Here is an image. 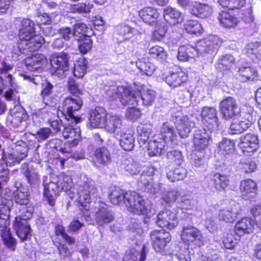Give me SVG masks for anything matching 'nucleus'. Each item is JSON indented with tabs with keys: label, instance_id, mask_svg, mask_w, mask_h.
<instances>
[{
	"label": "nucleus",
	"instance_id": "nucleus-1",
	"mask_svg": "<svg viewBox=\"0 0 261 261\" xmlns=\"http://www.w3.org/2000/svg\"><path fill=\"white\" fill-rule=\"evenodd\" d=\"M57 181L60 190L64 191L69 197L73 199L77 196L79 203L82 207L81 211L84 215L86 221L89 224H93L88 211L90 208L91 197L96 192L94 181L85 174H81L76 181L75 188L71 177L64 173H61L58 177Z\"/></svg>",
	"mask_w": 261,
	"mask_h": 261
},
{
	"label": "nucleus",
	"instance_id": "nucleus-2",
	"mask_svg": "<svg viewBox=\"0 0 261 261\" xmlns=\"http://www.w3.org/2000/svg\"><path fill=\"white\" fill-rule=\"evenodd\" d=\"M221 43V41L218 36L210 35L207 38L199 41L196 47L189 44L180 46L178 50L177 59L181 61H186L199 54L206 53L212 55Z\"/></svg>",
	"mask_w": 261,
	"mask_h": 261
},
{
	"label": "nucleus",
	"instance_id": "nucleus-3",
	"mask_svg": "<svg viewBox=\"0 0 261 261\" xmlns=\"http://www.w3.org/2000/svg\"><path fill=\"white\" fill-rule=\"evenodd\" d=\"M18 48L22 53L28 51L38 50L44 42V38L40 35L35 34L34 23L29 19H23L19 33Z\"/></svg>",
	"mask_w": 261,
	"mask_h": 261
},
{
	"label": "nucleus",
	"instance_id": "nucleus-4",
	"mask_svg": "<svg viewBox=\"0 0 261 261\" xmlns=\"http://www.w3.org/2000/svg\"><path fill=\"white\" fill-rule=\"evenodd\" d=\"M161 138L151 140L148 143V151L150 156H157L164 153L169 147H172L177 135L173 127L169 122L164 123L161 127Z\"/></svg>",
	"mask_w": 261,
	"mask_h": 261
},
{
	"label": "nucleus",
	"instance_id": "nucleus-5",
	"mask_svg": "<svg viewBox=\"0 0 261 261\" xmlns=\"http://www.w3.org/2000/svg\"><path fill=\"white\" fill-rule=\"evenodd\" d=\"M116 97L120 99L121 103L127 106L126 117L132 120L138 119L141 116L140 108L139 104L140 97H137L136 94L131 91L130 88L124 87H118L116 90Z\"/></svg>",
	"mask_w": 261,
	"mask_h": 261
},
{
	"label": "nucleus",
	"instance_id": "nucleus-6",
	"mask_svg": "<svg viewBox=\"0 0 261 261\" xmlns=\"http://www.w3.org/2000/svg\"><path fill=\"white\" fill-rule=\"evenodd\" d=\"M125 205L127 210L135 214L145 215L147 218L144 223H149V219L154 214L155 211L146 205L143 198L135 191L125 193Z\"/></svg>",
	"mask_w": 261,
	"mask_h": 261
},
{
	"label": "nucleus",
	"instance_id": "nucleus-7",
	"mask_svg": "<svg viewBox=\"0 0 261 261\" xmlns=\"http://www.w3.org/2000/svg\"><path fill=\"white\" fill-rule=\"evenodd\" d=\"M254 221L250 217H244L238 220L236 223L234 231L239 236L253 232L255 225L261 228V204H257L251 210Z\"/></svg>",
	"mask_w": 261,
	"mask_h": 261
},
{
	"label": "nucleus",
	"instance_id": "nucleus-8",
	"mask_svg": "<svg viewBox=\"0 0 261 261\" xmlns=\"http://www.w3.org/2000/svg\"><path fill=\"white\" fill-rule=\"evenodd\" d=\"M33 212V206H23L20 210L21 214L15 217L13 227L22 241L27 240L30 236L31 227L27 220L32 217Z\"/></svg>",
	"mask_w": 261,
	"mask_h": 261
},
{
	"label": "nucleus",
	"instance_id": "nucleus-9",
	"mask_svg": "<svg viewBox=\"0 0 261 261\" xmlns=\"http://www.w3.org/2000/svg\"><path fill=\"white\" fill-rule=\"evenodd\" d=\"M181 239L185 244L194 247H200L203 244V237L201 231L192 225L183 227Z\"/></svg>",
	"mask_w": 261,
	"mask_h": 261
},
{
	"label": "nucleus",
	"instance_id": "nucleus-10",
	"mask_svg": "<svg viewBox=\"0 0 261 261\" xmlns=\"http://www.w3.org/2000/svg\"><path fill=\"white\" fill-rule=\"evenodd\" d=\"M83 105V100L79 96L73 95L65 99L63 103V109L67 115L65 119L69 122L75 121V123L81 121V118L75 116L73 112L79 111Z\"/></svg>",
	"mask_w": 261,
	"mask_h": 261
},
{
	"label": "nucleus",
	"instance_id": "nucleus-11",
	"mask_svg": "<svg viewBox=\"0 0 261 261\" xmlns=\"http://www.w3.org/2000/svg\"><path fill=\"white\" fill-rule=\"evenodd\" d=\"M150 236L153 249L159 252L163 251L171 240L170 233L163 229H154Z\"/></svg>",
	"mask_w": 261,
	"mask_h": 261
},
{
	"label": "nucleus",
	"instance_id": "nucleus-12",
	"mask_svg": "<svg viewBox=\"0 0 261 261\" xmlns=\"http://www.w3.org/2000/svg\"><path fill=\"white\" fill-rule=\"evenodd\" d=\"M50 64L53 73L63 78L69 68L67 55L64 53L55 54L51 57Z\"/></svg>",
	"mask_w": 261,
	"mask_h": 261
},
{
	"label": "nucleus",
	"instance_id": "nucleus-13",
	"mask_svg": "<svg viewBox=\"0 0 261 261\" xmlns=\"http://www.w3.org/2000/svg\"><path fill=\"white\" fill-rule=\"evenodd\" d=\"M174 117V123L179 136L182 138H187L195 125L193 117H188L181 113H178Z\"/></svg>",
	"mask_w": 261,
	"mask_h": 261
},
{
	"label": "nucleus",
	"instance_id": "nucleus-14",
	"mask_svg": "<svg viewBox=\"0 0 261 261\" xmlns=\"http://www.w3.org/2000/svg\"><path fill=\"white\" fill-rule=\"evenodd\" d=\"M94 219L98 226L111 223L114 219L112 212L109 210L107 204L101 202L95 203L94 211Z\"/></svg>",
	"mask_w": 261,
	"mask_h": 261
},
{
	"label": "nucleus",
	"instance_id": "nucleus-15",
	"mask_svg": "<svg viewBox=\"0 0 261 261\" xmlns=\"http://www.w3.org/2000/svg\"><path fill=\"white\" fill-rule=\"evenodd\" d=\"M220 109L222 116L226 120L239 116V109L236 100L232 97H227L220 103Z\"/></svg>",
	"mask_w": 261,
	"mask_h": 261
},
{
	"label": "nucleus",
	"instance_id": "nucleus-16",
	"mask_svg": "<svg viewBox=\"0 0 261 261\" xmlns=\"http://www.w3.org/2000/svg\"><path fill=\"white\" fill-rule=\"evenodd\" d=\"M156 224L160 227L169 229L174 228L178 224L176 214L170 210L161 211L156 217Z\"/></svg>",
	"mask_w": 261,
	"mask_h": 261
},
{
	"label": "nucleus",
	"instance_id": "nucleus-17",
	"mask_svg": "<svg viewBox=\"0 0 261 261\" xmlns=\"http://www.w3.org/2000/svg\"><path fill=\"white\" fill-rule=\"evenodd\" d=\"M239 146L244 153L254 152L259 147L258 137L255 134L251 133L242 135L240 137Z\"/></svg>",
	"mask_w": 261,
	"mask_h": 261
},
{
	"label": "nucleus",
	"instance_id": "nucleus-18",
	"mask_svg": "<svg viewBox=\"0 0 261 261\" xmlns=\"http://www.w3.org/2000/svg\"><path fill=\"white\" fill-rule=\"evenodd\" d=\"M28 118V115L20 106H15L10 111V114L7 118L8 124L14 128L21 126L23 122Z\"/></svg>",
	"mask_w": 261,
	"mask_h": 261
},
{
	"label": "nucleus",
	"instance_id": "nucleus-19",
	"mask_svg": "<svg viewBox=\"0 0 261 261\" xmlns=\"http://www.w3.org/2000/svg\"><path fill=\"white\" fill-rule=\"evenodd\" d=\"M217 114V111L214 108L205 107L202 109V121L210 130H212L219 127Z\"/></svg>",
	"mask_w": 261,
	"mask_h": 261
},
{
	"label": "nucleus",
	"instance_id": "nucleus-20",
	"mask_svg": "<svg viewBox=\"0 0 261 261\" xmlns=\"http://www.w3.org/2000/svg\"><path fill=\"white\" fill-rule=\"evenodd\" d=\"M211 130L205 128L196 130L194 135L193 142L195 150L201 151L208 145L211 139Z\"/></svg>",
	"mask_w": 261,
	"mask_h": 261
},
{
	"label": "nucleus",
	"instance_id": "nucleus-21",
	"mask_svg": "<svg viewBox=\"0 0 261 261\" xmlns=\"http://www.w3.org/2000/svg\"><path fill=\"white\" fill-rule=\"evenodd\" d=\"M89 125L91 128H103L108 116L106 110L102 107H96L89 113Z\"/></svg>",
	"mask_w": 261,
	"mask_h": 261
},
{
	"label": "nucleus",
	"instance_id": "nucleus-22",
	"mask_svg": "<svg viewBox=\"0 0 261 261\" xmlns=\"http://www.w3.org/2000/svg\"><path fill=\"white\" fill-rule=\"evenodd\" d=\"M103 128L109 133L118 136L124 129L122 118L117 115L109 114Z\"/></svg>",
	"mask_w": 261,
	"mask_h": 261
},
{
	"label": "nucleus",
	"instance_id": "nucleus-23",
	"mask_svg": "<svg viewBox=\"0 0 261 261\" xmlns=\"http://www.w3.org/2000/svg\"><path fill=\"white\" fill-rule=\"evenodd\" d=\"M125 88H130L132 92L136 94L137 97H140L139 98H138V105L140 106H149L152 105L156 97L154 91L149 89L144 86L141 87L137 91L133 90L130 87H125Z\"/></svg>",
	"mask_w": 261,
	"mask_h": 261
},
{
	"label": "nucleus",
	"instance_id": "nucleus-24",
	"mask_svg": "<svg viewBox=\"0 0 261 261\" xmlns=\"http://www.w3.org/2000/svg\"><path fill=\"white\" fill-rule=\"evenodd\" d=\"M9 218H0V232L4 243L10 248L14 249L16 240L10 233Z\"/></svg>",
	"mask_w": 261,
	"mask_h": 261
},
{
	"label": "nucleus",
	"instance_id": "nucleus-25",
	"mask_svg": "<svg viewBox=\"0 0 261 261\" xmlns=\"http://www.w3.org/2000/svg\"><path fill=\"white\" fill-rule=\"evenodd\" d=\"M188 9L192 14L201 18H208L213 11L211 6L196 1H192L191 5Z\"/></svg>",
	"mask_w": 261,
	"mask_h": 261
},
{
	"label": "nucleus",
	"instance_id": "nucleus-26",
	"mask_svg": "<svg viewBox=\"0 0 261 261\" xmlns=\"http://www.w3.org/2000/svg\"><path fill=\"white\" fill-rule=\"evenodd\" d=\"M27 148L17 147L5 156L4 160L6 165L11 167L19 164L27 156Z\"/></svg>",
	"mask_w": 261,
	"mask_h": 261
},
{
	"label": "nucleus",
	"instance_id": "nucleus-27",
	"mask_svg": "<svg viewBox=\"0 0 261 261\" xmlns=\"http://www.w3.org/2000/svg\"><path fill=\"white\" fill-rule=\"evenodd\" d=\"M163 17L165 20L170 25L180 23L184 20V15L175 8L167 7L164 9Z\"/></svg>",
	"mask_w": 261,
	"mask_h": 261
},
{
	"label": "nucleus",
	"instance_id": "nucleus-28",
	"mask_svg": "<svg viewBox=\"0 0 261 261\" xmlns=\"http://www.w3.org/2000/svg\"><path fill=\"white\" fill-rule=\"evenodd\" d=\"M238 72L239 78L242 82L256 81L258 79V74L256 70L248 63H245L238 67Z\"/></svg>",
	"mask_w": 261,
	"mask_h": 261
},
{
	"label": "nucleus",
	"instance_id": "nucleus-29",
	"mask_svg": "<svg viewBox=\"0 0 261 261\" xmlns=\"http://www.w3.org/2000/svg\"><path fill=\"white\" fill-rule=\"evenodd\" d=\"M45 57L40 54H35L25 58V64L28 68L32 71H41L43 65L46 63Z\"/></svg>",
	"mask_w": 261,
	"mask_h": 261
},
{
	"label": "nucleus",
	"instance_id": "nucleus-30",
	"mask_svg": "<svg viewBox=\"0 0 261 261\" xmlns=\"http://www.w3.org/2000/svg\"><path fill=\"white\" fill-rule=\"evenodd\" d=\"M237 207L236 204L221 207L218 214L219 219L225 222H232L239 214Z\"/></svg>",
	"mask_w": 261,
	"mask_h": 261
},
{
	"label": "nucleus",
	"instance_id": "nucleus-31",
	"mask_svg": "<svg viewBox=\"0 0 261 261\" xmlns=\"http://www.w3.org/2000/svg\"><path fill=\"white\" fill-rule=\"evenodd\" d=\"M142 20L149 25L158 24L160 14L156 9L152 7H145L139 11Z\"/></svg>",
	"mask_w": 261,
	"mask_h": 261
},
{
	"label": "nucleus",
	"instance_id": "nucleus-32",
	"mask_svg": "<svg viewBox=\"0 0 261 261\" xmlns=\"http://www.w3.org/2000/svg\"><path fill=\"white\" fill-rule=\"evenodd\" d=\"M44 195L46 198L49 205L53 206L55 203L56 198L60 190L58 182L50 181L48 184H44Z\"/></svg>",
	"mask_w": 261,
	"mask_h": 261
},
{
	"label": "nucleus",
	"instance_id": "nucleus-33",
	"mask_svg": "<svg viewBox=\"0 0 261 261\" xmlns=\"http://www.w3.org/2000/svg\"><path fill=\"white\" fill-rule=\"evenodd\" d=\"M187 75L182 71L170 73L165 77V82L170 87L176 88L187 81Z\"/></svg>",
	"mask_w": 261,
	"mask_h": 261
},
{
	"label": "nucleus",
	"instance_id": "nucleus-34",
	"mask_svg": "<svg viewBox=\"0 0 261 261\" xmlns=\"http://www.w3.org/2000/svg\"><path fill=\"white\" fill-rule=\"evenodd\" d=\"M136 32L135 29L125 23L117 25L116 29V34L118 36L117 39L119 42L129 40Z\"/></svg>",
	"mask_w": 261,
	"mask_h": 261
},
{
	"label": "nucleus",
	"instance_id": "nucleus-35",
	"mask_svg": "<svg viewBox=\"0 0 261 261\" xmlns=\"http://www.w3.org/2000/svg\"><path fill=\"white\" fill-rule=\"evenodd\" d=\"M14 201L19 204V214H21L20 210L23 206H32L29 204V195L27 189L22 186L17 188V189L14 191Z\"/></svg>",
	"mask_w": 261,
	"mask_h": 261
},
{
	"label": "nucleus",
	"instance_id": "nucleus-36",
	"mask_svg": "<svg viewBox=\"0 0 261 261\" xmlns=\"http://www.w3.org/2000/svg\"><path fill=\"white\" fill-rule=\"evenodd\" d=\"M21 171L30 185H36L39 182L40 176L38 174L36 169H35L33 166L23 164L22 165Z\"/></svg>",
	"mask_w": 261,
	"mask_h": 261
},
{
	"label": "nucleus",
	"instance_id": "nucleus-37",
	"mask_svg": "<svg viewBox=\"0 0 261 261\" xmlns=\"http://www.w3.org/2000/svg\"><path fill=\"white\" fill-rule=\"evenodd\" d=\"M256 190V184L251 179H248L241 182L240 191L244 199H248L253 197Z\"/></svg>",
	"mask_w": 261,
	"mask_h": 261
},
{
	"label": "nucleus",
	"instance_id": "nucleus-38",
	"mask_svg": "<svg viewBox=\"0 0 261 261\" xmlns=\"http://www.w3.org/2000/svg\"><path fill=\"white\" fill-rule=\"evenodd\" d=\"M121 167L130 175L138 174L142 169L141 164L132 157L123 159Z\"/></svg>",
	"mask_w": 261,
	"mask_h": 261
},
{
	"label": "nucleus",
	"instance_id": "nucleus-39",
	"mask_svg": "<svg viewBox=\"0 0 261 261\" xmlns=\"http://www.w3.org/2000/svg\"><path fill=\"white\" fill-rule=\"evenodd\" d=\"M111 161V155L109 150L105 147L99 148L95 152L94 163L97 167L106 166Z\"/></svg>",
	"mask_w": 261,
	"mask_h": 261
},
{
	"label": "nucleus",
	"instance_id": "nucleus-40",
	"mask_svg": "<svg viewBox=\"0 0 261 261\" xmlns=\"http://www.w3.org/2000/svg\"><path fill=\"white\" fill-rule=\"evenodd\" d=\"M218 19L220 23L224 27L228 28L235 27L239 22V19L237 17L226 11H222L220 12Z\"/></svg>",
	"mask_w": 261,
	"mask_h": 261
},
{
	"label": "nucleus",
	"instance_id": "nucleus-41",
	"mask_svg": "<svg viewBox=\"0 0 261 261\" xmlns=\"http://www.w3.org/2000/svg\"><path fill=\"white\" fill-rule=\"evenodd\" d=\"M234 144L233 140L223 138L218 144V153L222 156L226 157L233 152Z\"/></svg>",
	"mask_w": 261,
	"mask_h": 261
},
{
	"label": "nucleus",
	"instance_id": "nucleus-42",
	"mask_svg": "<svg viewBox=\"0 0 261 261\" xmlns=\"http://www.w3.org/2000/svg\"><path fill=\"white\" fill-rule=\"evenodd\" d=\"M152 126L151 123L141 124L137 127L138 140L140 144H145L151 133Z\"/></svg>",
	"mask_w": 261,
	"mask_h": 261
},
{
	"label": "nucleus",
	"instance_id": "nucleus-43",
	"mask_svg": "<svg viewBox=\"0 0 261 261\" xmlns=\"http://www.w3.org/2000/svg\"><path fill=\"white\" fill-rule=\"evenodd\" d=\"M50 107L46 103L44 107L34 110L32 117L34 122L40 123L46 119H48L52 114Z\"/></svg>",
	"mask_w": 261,
	"mask_h": 261
},
{
	"label": "nucleus",
	"instance_id": "nucleus-44",
	"mask_svg": "<svg viewBox=\"0 0 261 261\" xmlns=\"http://www.w3.org/2000/svg\"><path fill=\"white\" fill-rule=\"evenodd\" d=\"M243 53L252 60L254 57L261 58V44L258 42H250L243 49Z\"/></svg>",
	"mask_w": 261,
	"mask_h": 261
},
{
	"label": "nucleus",
	"instance_id": "nucleus-45",
	"mask_svg": "<svg viewBox=\"0 0 261 261\" xmlns=\"http://www.w3.org/2000/svg\"><path fill=\"white\" fill-rule=\"evenodd\" d=\"M239 116L251 125L255 120V112L253 107L248 105H243L239 109Z\"/></svg>",
	"mask_w": 261,
	"mask_h": 261
},
{
	"label": "nucleus",
	"instance_id": "nucleus-46",
	"mask_svg": "<svg viewBox=\"0 0 261 261\" xmlns=\"http://www.w3.org/2000/svg\"><path fill=\"white\" fill-rule=\"evenodd\" d=\"M120 145L126 151L132 150L135 145V138L132 133L125 132L120 134Z\"/></svg>",
	"mask_w": 261,
	"mask_h": 261
},
{
	"label": "nucleus",
	"instance_id": "nucleus-47",
	"mask_svg": "<svg viewBox=\"0 0 261 261\" xmlns=\"http://www.w3.org/2000/svg\"><path fill=\"white\" fill-rule=\"evenodd\" d=\"M146 258V250L143 246L141 253L135 250L126 251L123 257V261H145Z\"/></svg>",
	"mask_w": 261,
	"mask_h": 261
},
{
	"label": "nucleus",
	"instance_id": "nucleus-48",
	"mask_svg": "<svg viewBox=\"0 0 261 261\" xmlns=\"http://www.w3.org/2000/svg\"><path fill=\"white\" fill-rule=\"evenodd\" d=\"M251 126L244 119L239 117V120L233 121L230 126L229 133L232 134H241L248 128Z\"/></svg>",
	"mask_w": 261,
	"mask_h": 261
},
{
	"label": "nucleus",
	"instance_id": "nucleus-49",
	"mask_svg": "<svg viewBox=\"0 0 261 261\" xmlns=\"http://www.w3.org/2000/svg\"><path fill=\"white\" fill-rule=\"evenodd\" d=\"M148 54L150 57L163 62L167 58V54L164 48L159 45H155L149 48Z\"/></svg>",
	"mask_w": 261,
	"mask_h": 261
},
{
	"label": "nucleus",
	"instance_id": "nucleus-50",
	"mask_svg": "<svg viewBox=\"0 0 261 261\" xmlns=\"http://www.w3.org/2000/svg\"><path fill=\"white\" fill-rule=\"evenodd\" d=\"M195 205V200L190 195H184L181 193L177 206L181 209L192 210Z\"/></svg>",
	"mask_w": 261,
	"mask_h": 261
},
{
	"label": "nucleus",
	"instance_id": "nucleus-51",
	"mask_svg": "<svg viewBox=\"0 0 261 261\" xmlns=\"http://www.w3.org/2000/svg\"><path fill=\"white\" fill-rule=\"evenodd\" d=\"M184 28L188 33L196 35H200L203 32L201 24L197 20H190L186 21L184 24Z\"/></svg>",
	"mask_w": 261,
	"mask_h": 261
},
{
	"label": "nucleus",
	"instance_id": "nucleus-52",
	"mask_svg": "<svg viewBox=\"0 0 261 261\" xmlns=\"http://www.w3.org/2000/svg\"><path fill=\"white\" fill-rule=\"evenodd\" d=\"M181 196V192L176 190H172L163 194V200L167 204L171 205L174 203L176 205Z\"/></svg>",
	"mask_w": 261,
	"mask_h": 261
},
{
	"label": "nucleus",
	"instance_id": "nucleus-53",
	"mask_svg": "<svg viewBox=\"0 0 261 261\" xmlns=\"http://www.w3.org/2000/svg\"><path fill=\"white\" fill-rule=\"evenodd\" d=\"M136 65L141 73L147 76L151 75L156 69L154 65L150 62H146L139 60L136 62Z\"/></svg>",
	"mask_w": 261,
	"mask_h": 261
},
{
	"label": "nucleus",
	"instance_id": "nucleus-54",
	"mask_svg": "<svg viewBox=\"0 0 261 261\" xmlns=\"http://www.w3.org/2000/svg\"><path fill=\"white\" fill-rule=\"evenodd\" d=\"M73 32L75 36L77 34L81 35L80 36L81 39L82 37L85 38L87 37H90L92 34L91 28H88L86 24L82 22H78L74 24Z\"/></svg>",
	"mask_w": 261,
	"mask_h": 261
},
{
	"label": "nucleus",
	"instance_id": "nucleus-55",
	"mask_svg": "<svg viewBox=\"0 0 261 261\" xmlns=\"http://www.w3.org/2000/svg\"><path fill=\"white\" fill-rule=\"evenodd\" d=\"M87 63V61L83 57L75 62L73 74L75 77L82 78L84 76L86 72Z\"/></svg>",
	"mask_w": 261,
	"mask_h": 261
},
{
	"label": "nucleus",
	"instance_id": "nucleus-56",
	"mask_svg": "<svg viewBox=\"0 0 261 261\" xmlns=\"http://www.w3.org/2000/svg\"><path fill=\"white\" fill-rule=\"evenodd\" d=\"M216 189L218 190H225L229 184L228 177L225 175L215 173L213 177Z\"/></svg>",
	"mask_w": 261,
	"mask_h": 261
},
{
	"label": "nucleus",
	"instance_id": "nucleus-57",
	"mask_svg": "<svg viewBox=\"0 0 261 261\" xmlns=\"http://www.w3.org/2000/svg\"><path fill=\"white\" fill-rule=\"evenodd\" d=\"M187 174L186 170L181 167L176 168L174 171L167 173L168 179L172 182L183 179Z\"/></svg>",
	"mask_w": 261,
	"mask_h": 261
},
{
	"label": "nucleus",
	"instance_id": "nucleus-58",
	"mask_svg": "<svg viewBox=\"0 0 261 261\" xmlns=\"http://www.w3.org/2000/svg\"><path fill=\"white\" fill-rule=\"evenodd\" d=\"M218 3L222 7L233 10L243 7L246 3V0H218Z\"/></svg>",
	"mask_w": 261,
	"mask_h": 261
},
{
	"label": "nucleus",
	"instance_id": "nucleus-59",
	"mask_svg": "<svg viewBox=\"0 0 261 261\" xmlns=\"http://www.w3.org/2000/svg\"><path fill=\"white\" fill-rule=\"evenodd\" d=\"M7 79L8 80L10 88L5 92L4 96L5 98L8 101L16 100V96L15 94V91H16V85L11 74H9L8 75Z\"/></svg>",
	"mask_w": 261,
	"mask_h": 261
},
{
	"label": "nucleus",
	"instance_id": "nucleus-60",
	"mask_svg": "<svg viewBox=\"0 0 261 261\" xmlns=\"http://www.w3.org/2000/svg\"><path fill=\"white\" fill-rule=\"evenodd\" d=\"M125 193L124 194L123 192L121 190L117 189L113 191L111 193L110 195V199L113 204L119 205L122 203L125 204Z\"/></svg>",
	"mask_w": 261,
	"mask_h": 261
},
{
	"label": "nucleus",
	"instance_id": "nucleus-61",
	"mask_svg": "<svg viewBox=\"0 0 261 261\" xmlns=\"http://www.w3.org/2000/svg\"><path fill=\"white\" fill-rule=\"evenodd\" d=\"M239 167L245 173H251L255 170L256 164L254 161L251 159H245L240 161Z\"/></svg>",
	"mask_w": 261,
	"mask_h": 261
},
{
	"label": "nucleus",
	"instance_id": "nucleus-62",
	"mask_svg": "<svg viewBox=\"0 0 261 261\" xmlns=\"http://www.w3.org/2000/svg\"><path fill=\"white\" fill-rule=\"evenodd\" d=\"M68 139V142L69 147H72L78 144L81 139V129L77 125H74Z\"/></svg>",
	"mask_w": 261,
	"mask_h": 261
},
{
	"label": "nucleus",
	"instance_id": "nucleus-63",
	"mask_svg": "<svg viewBox=\"0 0 261 261\" xmlns=\"http://www.w3.org/2000/svg\"><path fill=\"white\" fill-rule=\"evenodd\" d=\"M240 237V236L237 234L235 236L231 233L227 234L223 240L224 247L228 249H233L238 243Z\"/></svg>",
	"mask_w": 261,
	"mask_h": 261
},
{
	"label": "nucleus",
	"instance_id": "nucleus-64",
	"mask_svg": "<svg viewBox=\"0 0 261 261\" xmlns=\"http://www.w3.org/2000/svg\"><path fill=\"white\" fill-rule=\"evenodd\" d=\"M93 8V4L88 3H80L77 5H74L71 6V11L73 13H89L90 12L91 9Z\"/></svg>",
	"mask_w": 261,
	"mask_h": 261
}]
</instances>
